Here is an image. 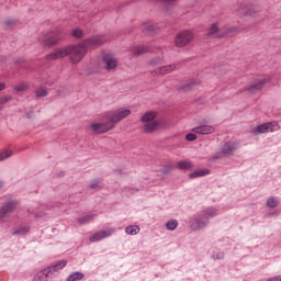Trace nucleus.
<instances>
[{
    "label": "nucleus",
    "instance_id": "nucleus-26",
    "mask_svg": "<svg viewBox=\"0 0 281 281\" xmlns=\"http://www.w3.org/2000/svg\"><path fill=\"white\" fill-rule=\"evenodd\" d=\"M177 227H179V222H177V220H169V221L166 223V228H167L169 232H175V229H177Z\"/></svg>",
    "mask_w": 281,
    "mask_h": 281
},
{
    "label": "nucleus",
    "instance_id": "nucleus-13",
    "mask_svg": "<svg viewBox=\"0 0 281 281\" xmlns=\"http://www.w3.org/2000/svg\"><path fill=\"white\" fill-rule=\"evenodd\" d=\"M214 131H215V128L212 125H200L192 130V132L196 133L198 135H212V133H214Z\"/></svg>",
    "mask_w": 281,
    "mask_h": 281
},
{
    "label": "nucleus",
    "instance_id": "nucleus-1",
    "mask_svg": "<svg viewBox=\"0 0 281 281\" xmlns=\"http://www.w3.org/2000/svg\"><path fill=\"white\" fill-rule=\"evenodd\" d=\"M106 40L104 36H92L88 40L82 41L79 45H71L64 48H56L53 53L46 55L47 60H58V58H65L66 56H70V63H80L89 52V49L93 47H100L103 45Z\"/></svg>",
    "mask_w": 281,
    "mask_h": 281
},
{
    "label": "nucleus",
    "instance_id": "nucleus-18",
    "mask_svg": "<svg viewBox=\"0 0 281 281\" xmlns=\"http://www.w3.org/2000/svg\"><path fill=\"white\" fill-rule=\"evenodd\" d=\"M176 168H178V170H192V168H194V164L190 160H180L176 165Z\"/></svg>",
    "mask_w": 281,
    "mask_h": 281
},
{
    "label": "nucleus",
    "instance_id": "nucleus-6",
    "mask_svg": "<svg viewBox=\"0 0 281 281\" xmlns=\"http://www.w3.org/2000/svg\"><path fill=\"white\" fill-rule=\"evenodd\" d=\"M210 221H207V216L200 215L199 217H194L193 220H190L189 225L193 232H199V229H203V227H207Z\"/></svg>",
    "mask_w": 281,
    "mask_h": 281
},
{
    "label": "nucleus",
    "instance_id": "nucleus-45",
    "mask_svg": "<svg viewBox=\"0 0 281 281\" xmlns=\"http://www.w3.org/2000/svg\"><path fill=\"white\" fill-rule=\"evenodd\" d=\"M1 109H2V105L0 104V111H1Z\"/></svg>",
    "mask_w": 281,
    "mask_h": 281
},
{
    "label": "nucleus",
    "instance_id": "nucleus-37",
    "mask_svg": "<svg viewBox=\"0 0 281 281\" xmlns=\"http://www.w3.org/2000/svg\"><path fill=\"white\" fill-rule=\"evenodd\" d=\"M8 102H12V97L10 95H4L0 98V104L3 106V104H8Z\"/></svg>",
    "mask_w": 281,
    "mask_h": 281
},
{
    "label": "nucleus",
    "instance_id": "nucleus-20",
    "mask_svg": "<svg viewBox=\"0 0 281 281\" xmlns=\"http://www.w3.org/2000/svg\"><path fill=\"white\" fill-rule=\"evenodd\" d=\"M202 216H206L207 221H210V218H214V216H218V210H216L215 207H206L203 211Z\"/></svg>",
    "mask_w": 281,
    "mask_h": 281
},
{
    "label": "nucleus",
    "instance_id": "nucleus-35",
    "mask_svg": "<svg viewBox=\"0 0 281 281\" xmlns=\"http://www.w3.org/2000/svg\"><path fill=\"white\" fill-rule=\"evenodd\" d=\"M213 260H223L225 258V252L223 251H216L212 254Z\"/></svg>",
    "mask_w": 281,
    "mask_h": 281
},
{
    "label": "nucleus",
    "instance_id": "nucleus-34",
    "mask_svg": "<svg viewBox=\"0 0 281 281\" xmlns=\"http://www.w3.org/2000/svg\"><path fill=\"white\" fill-rule=\"evenodd\" d=\"M71 34L75 38H82L85 32L81 29H75Z\"/></svg>",
    "mask_w": 281,
    "mask_h": 281
},
{
    "label": "nucleus",
    "instance_id": "nucleus-16",
    "mask_svg": "<svg viewBox=\"0 0 281 281\" xmlns=\"http://www.w3.org/2000/svg\"><path fill=\"white\" fill-rule=\"evenodd\" d=\"M65 267H67V260L58 261L57 263H55L46 269H49V273H50L52 278L54 279V277L56 276V272L60 271V269H65Z\"/></svg>",
    "mask_w": 281,
    "mask_h": 281
},
{
    "label": "nucleus",
    "instance_id": "nucleus-10",
    "mask_svg": "<svg viewBox=\"0 0 281 281\" xmlns=\"http://www.w3.org/2000/svg\"><path fill=\"white\" fill-rule=\"evenodd\" d=\"M176 69H177V65H175V64L161 66V67L153 70L151 76H166L168 74H171V71H175Z\"/></svg>",
    "mask_w": 281,
    "mask_h": 281
},
{
    "label": "nucleus",
    "instance_id": "nucleus-12",
    "mask_svg": "<svg viewBox=\"0 0 281 281\" xmlns=\"http://www.w3.org/2000/svg\"><path fill=\"white\" fill-rule=\"evenodd\" d=\"M269 80L267 78L258 79L254 83H251L248 88L250 93H256V91H262L265 89V85H267Z\"/></svg>",
    "mask_w": 281,
    "mask_h": 281
},
{
    "label": "nucleus",
    "instance_id": "nucleus-2",
    "mask_svg": "<svg viewBox=\"0 0 281 281\" xmlns=\"http://www.w3.org/2000/svg\"><path fill=\"white\" fill-rule=\"evenodd\" d=\"M131 115V109L119 108L114 111L108 112L105 117L110 122V128H115V124L126 120Z\"/></svg>",
    "mask_w": 281,
    "mask_h": 281
},
{
    "label": "nucleus",
    "instance_id": "nucleus-24",
    "mask_svg": "<svg viewBox=\"0 0 281 281\" xmlns=\"http://www.w3.org/2000/svg\"><path fill=\"white\" fill-rule=\"evenodd\" d=\"M27 232H30V226H19L13 232V236H23V235L27 234Z\"/></svg>",
    "mask_w": 281,
    "mask_h": 281
},
{
    "label": "nucleus",
    "instance_id": "nucleus-33",
    "mask_svg": "<svg viewBox=\"0 0 281 281\" xmlns=\"http://www.w3.org/2000/svg\"><path fill=\"white\" fill-rule=\"evenodd\" d=\"M35 94H36V98H45V97H47V89H45V88H38V89L35 91Z\"/></svg>",
    "mask_w": 281,
    "mask_h": 281
},
{
    "label": "nucleus",
    "instance_id": "nucleus-22",
    "mask_svg": "<svg viewBox=\"0 0 281 281\" xmlns=\"http://www.w3.org/2000/svg\"><path fill=\"white\" fill-rule=\"evenodd\" d=\"M138 232H140L138 225H131L125 228V234H127V236H137Z\"/></svg>",
    "mask_w": 281,
    "mask_h": 281
},
{
    "label": "nucleus",
    "instance_id": "nucleus-41",
    "mask_svg": "<svg viewBox=\"0 0 281 281\" xmlns=\"http://www.w3.org/2000/svg\"><path fill=\"white\" fill-rule=\"evenodd\" d=\"M40 216H43V213H36L35 218H40Z\"/></svg>",
    "mask_w": 281,
    "mask_h": 281
},
{
    "label": "nucleus",
    "instance_id": "nucleus-11",
    "mask_svg": "<svg viewBox=\"0 0 281 281\" xmlns=\"http://www.w3.org/2000/svg\"><path fill=\"white\" fill-rule=\"evenodd\" d=\"M110 124L111 123L109 121L106 123H92L91 128L94 131V133H109V131H112L113 128Z\"/></svg>",
    "mask_w": 281,
    "mask_h": 281
},
{
    "label": "nucleus",
    "instance_id": "nucleus-9",
    "mask_svg": "<svg viewBox=\"0 0 281 281\" xmlns=\"http://www.w3.org/2000/svg\"><path fill=\"white\" fill-rule=\"evenodd\" d=\"M236 148L237 145L235 142H226L222 145L220 153L223 157H232L236 153Z\"/></svg>",
    "mask_w": 281,
    "mask_h": 281
},
{
    "label": "nucleus",
    "instance_id": "nucleus-14",
    "mask_svg": "<svg viewBox=\"0 0 281 281\" xmlns=\"http://www.w3.org/2000/svg\"><path fill=\"white\" fill-rule=\"evenodd\" d=\"M102 61L104 63L105 69L108 70L115 69V67H117V59L110 55H104L102 57Z\"/></svg>",
    "mask_w": 281,
    "mask_h": 281
},
{
    "label": "nucleus",
    "instance_id": "nucleus-8",
    "mask_svg": "<svg viewBox=\"0 0 281 281\" xmlns=\"http://www.w3.org/2000/svg\"><path fill=\"white\" fill-rule=\"evenodd\" d=\"M14 210H16V201L10 200L5 202L0 209V218H8Z\"/></svg>",
    "mask_w": 281,
    "mask_h": 281
},
{
    "label": "nucleus",
    "instance_id": "nucleus-21",
    "mask_svg": "<svg viewBox=\"0 0 281 281\" xmlns=\"http://www.w3.org/2000/svg\"><path fill=\"white\" fill-rule=\"evenodd\" d=\"M199 81L191 79L189 81H187L182 87H180V89L182 91H192V89H194V87H198Z\"/></svg>",
    "mask_w": 281,
    "mask_h": 281
},
{
    "label": "nucleus",
    "instance_id": "nucleus-30",
    "mask_svg": "<svg viewBox=\"0 0 281 281\" xmlns=\"http://www.w3.org/2000/svg\"><path fill=\"white\" fill-rule=\"evenodd\" d=\"M218 34V25L212 24V26L207 31V36H216Z\"/></svg>",
    "mask_w": 281,
    "mask_h": 281
},
{
    "label": "nucleus",
    "instance_id": "nucleus-4",
    "mask_svg": "<svg viewBox=\"0 0 281 281\" xmlns=\"http://www.w3.org/2000/svg\"><path fill=\"white\" fill-rule=\"evenodd\" d=\"M279 130H280V123L272 121V122L262 123V124L256 126L252 130V133L255 135H262L265 133H276Z\"/></svg>",
    "mask_w": 281,
    "mask_h": 281
},
{
    "label": "nucleus",
    "instance_id": "nucleus-29",
    "mask_svg": "<svg viewBox=\"0 0 281 281\" xmlns=\"http://www.w3.org/2000/svg\"><path fill=\"white\" fill-rule=\"evenodd\" d=\"M279 203H280V201H278L277 198H269V199L267 200V206H268V207H271V209L278 207Z\"/></svg>",
    "mask_w": 281,
    "mask_h": 281
},
{
    "label": "nucleus",
    "instance_id": "nucleus-44",
    "mask_svg": "<svg viewBox=\"0 0 281 281\" xmlns=\"http://www.w3.org/2000/svg\"><path fill=\"white\" fill-rule=\"evenodd\" d=\"M7 25H11V22H10V21H8V22H7Z\"/></svg>",
    "mask_w": 281,
    "mask_h": 281
},
{
    "label": "nucleus",
    "instance_id": "nucleus-43",
    "mask_svg": "<svg viewBox=\"0 0 281 281\" xmlns=\"http://www.w3.org/2000/svg\"><path fill=\"white\" fill-rule=\"evenodd\" d=\"M162 173H164V175H168V170L165 169V170L162 171Z\"/></svg>",
    "mask_w": 281,
    "mask_h": 281
},
{
    "label": "nucleus",
    "instance_id": "nucleus-7",
    "mask_svg": "<svg viewBox=\"0 0 281 281\" xmlns=\"http://www.w3.org/2000/svg\"><path fill=\"white\" fill-rule=\"evenodd\" d=\"M115 234V228H108L105 231H99L90 236V243H100V240H104V238H109V236H113Z\"/></svg>",
    "mask_w": 281,
    "mask_h": 281
},
{
    "label": "nucleus",
    "instance_id": "nucleus-5",
    "mask_svg": "<svg viewBox=\"0 0 281 281\" xmlns=\"http://www.w3.org/2000/svg\"><path fill=\"white\" fill-rule=\"evenodd\" d=\"M194 35L190 31H182L176 36L175 43L178 47H186L189 43H192Z\"/></svg>",
    "mask_w": 281,
    "mask_h": 281
},
{
    "label": "nucleus",
    "instance_id": "nucleus-42",
    "mask_svg": "<svg viewBox=\"0 0 281 281\" xmlns=\"http://www.w3.org/2000/svg\"><path fill=\"white\" fill-rule=\"evenodd\" d=\"M3 186H4L3 181L0 180V190L1 188H3Z\"/></svg>",
    "mask_w": 281,
    "mask_h": 281
},
{
    "label": "nucleus",
    "instance_id": "nucleus-19",
    "mask_svg": "<svg viewBox=\"0 0 281 281\" xmlns=\"http://www.w3.org/2000/svg\"><path fill=\"white\" fill-rule=\"evenodd\" d=\"M148 52H150V48L146 45L136 46L133 48L134 56H142V54H148Z\"/></svg>",
    "mask_w": 281,
    "mask_h": 281
},
{
    "label": "nucleus",
    "instance_id": "nucleus-23",
    "mask_svg": "<svg viewBox=\"0 0 281 281\" xmlns=\"http://www.w3.org/2000/svg\"><path fill=\"white\" fill-rule=\"evenodd\" d=\"M95 216H98V215L89 214V215L79 217L77 221H78L79 225H87V223H91V221H93V218H95Z\"/></svg>",
    "mask_w": 281,
    "mask_h": 281
},
{
    "label": "nucleus",
    "instance_id": "nucleus-17",
    "mask_svg": "<svg viewBox=\"0 0 281 281\" xmlns=\"http://www.w3.org/2000/svg\"><path fill=\"white\" fill-rule=\"evenodd\" d=\"M210 175V169H198L189 173V179H199L201 177H207Z\"/></svg>",
    "mask_w": 281,
    "mask_h": 281
},
{
    "label": "nucleus",
    "instance_id": "nucleus-36",
    "mask_svg": "<svg viewBox=\"0 0 281 281\" xmlns=\"http://www.w3.org/2000/svg\"><path fill=\"white\" fill-rule=\"evenodd\" d=\"M161 63H164V59L161 57H155L149 61V65L151 67H156V65H161Z\"/></svg>",
    "mask_w": 281,
    "mask_h": 281
},
{
    "label": "nucleus",
    "instance_id": "nucleus-39",
    "mask_svg": "<svg viewBox=\"0 0 281 281\" xmlns=\"http://www.w3.org/2000/svg\"><path fill=\"white\" fill-rule=\"evenodd\" d=\"M221 157H223V154H221V151H220V153L212 156V160L216 161V159H221Z\"/></svg>",
    "mask_w": 281,
    "mask_h": 281
},
{
    "label": "nucleus",
    "instance_id": "nucleus-38",
    "mask_svg": "<svg viewBox=\"0 0 281 281\" xmlns=\"http://www.w3.org/2000/svg\"><path fill=\"white\" fill-rule=\"evenodd\" d=\"M186 139H187V142H195V139H196V134H194V133H189V134L186 135Z\"/></svg>",
    "mask_w": 281,
    "mask_h": 281
},
{
    "label": "nucleus",
    "instance_id": "nucleus-3",
    "mask_svg": "<svg viewBox=\"0 0 281 281\" xmlns=\"http://www.w3.org/2000/svg\"><path fill=\"white\" fill-rule=\"evenodd\" d=\"M157 113L155 112L145 113L140 119V122L145 123L143 131L146 133H154V131H157V128H159V122L155 121Z\"/></svg>",
    "mask_w": 281,
    "mask_h": 281
},
{
    "label": "nucleus",
    "instance_id": "nucleus-25",
    "mask_svg": "<svg viewBox=\"0 0 281 281\" xmlns=\"http://www.w3.org/2000/svg\"><path fill=\"white\" fill-rule=\"evenodd\" d=\"M14 155V151L12 149H4L0 151V161H5V159H10Z\"/></svg>",
    "mask_w": 281,
    "mask_h": 281
},
{
    "label": "nucleus",
    "instance_id": "nucleus-27",
    "mask_svg": "<svg viewBox=\"0 0 281 281\" xmlns=\"http://www.w3.org/2000/svg\"><path fill=\"white\" fill-rule=\"evenodd\" d=\"M85 278V273L82 272H72L70 276H68L67 281H79Z\"/></svg>",
    "mask_w": 281,
    "mask_h": 281
},
{
    "label": "nucleus",
    "instance_id": "nucleus-15",
    "mask_svg": "<svg viewBox=\"0 0 281 281\" xmlns=\"http://www.w3.org/2000/svg\"><path fill=\"white\" fill-rule=\"evenodd\" d=\"M60 41V35L58 33H52L50 35H47L44 40V46L45 47H53V45H56V43Z\"/></svg>",
    "mask_w": 281,
    "mask_h": 281
},
{
    "label": "nucleus",
    "instance_id": "nucleus-28",
    "mask_svg": "<svg viewBox=\"0 0 281 281\" xmlns=\"http://www.w3.org/2000/svg\"><path fill=\"white\" fill-rule=\"evenodd\" d=\"M143 32H147V33L157 32V24L155 23L144 24Z\"/></svg>",
    "mask_w": 281,
    "mask_h": 281
},
{
    "label": "nucleus",
    "instance_id": "nucleus-31",
    "mask_svg": "<svg viewBox=\"0 0 281 281\" xmlns=\"http://www.w3.org/2000/svg\"><path fill=\"white\" fill-rule=\"evenodd\" d=\"M100 188H102V181L97 179V180H92L90 182V189L91 190H100Z\"/></svg>",
    "mask_w": 281,
    "mask_h": 281
},
{
    "label": "nucleus",
    "instance_id": "nucleus-40",
    "mask_svg": "<svg viewBox=\"0 0 281 281\" xmlns=\"http://www.w3.org/2000/svg\"><path fill=\"white\" fill-rule=\"evenodd\" d=\"M5 89V83L0 82V91H3Z\"/></svg>",
    "mask_w": 281,
    "mask_h": 281
},
{
    "label": "nucleus",
    "instance_id": "nucleus-32",
    "mask_svg": "<svg viewBox=\"0 0 281 281\" xmlns=\"http://www.w3.org/2000/svg\"><path fill=\"white\" fill-rule=\"evenodd\" d=\"M27 89H30V86L23 82L14 87V90L19 93H21L22 91H27Z\"/></svg>",
    "mask_w": 281,
    "mask_h": 281
}]
</instances>
